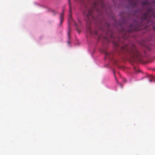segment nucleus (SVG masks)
I'll use <instances>...</instances> for the list:
<instances>
[{"label":"nucleus","instance_id":"nucleus-1","mask_svg":"<svg viewBox=\"0 0 155 155\" xmlns=\"http://www.w3.org/2000/svg\"><path fill=\"white\" fill-rule=\"evenodd\" d=\"M121 48L122 51H126L129 53L131 58L134 60L140 61L141 59V55L136 49L135 47L133 46L131 48H129L127 45L121 46Z\"/></svg>","mask_w":155,"mask_h":155},{"label":"nucleus","instance_id":"nucleus-2","mask_svg":"<svg viewBox=\"0 0 155 155\" xmlns=\"http://www.w3.org/2000/svg\"><path fill=\"white\" fill-rule=\"evenodd\" d=\"M153 16L155 19V14L153 12V10L151 8L148 9L147 12L143 14L141 17L142 22L140 24V26L143 25V21L146 22L147 23H150L152 24L151 17Z\"/></svg>","mask_w":155,"mask_h":155},{"label":"nucleus","instance_id":"nucleus-3","mask_svg":"<svg viewBox=\"0 0 155 155\" xmlns=\"http://www.w3.org/2000/svg\"><path fill=\"white\" fill-rule=\"evenodd\" d=\"M105 39L108 42L112 41L116 47L120 46V43L121 41V39L118 38H115L112 34L111 35L110 39H107V37H105Z\"/></svg>","mask_w":155,"mask_h":155},{"label":"nucleus","instance_id":"nucleus-4","mask_svg":"<svg viewBox=\"0 0 155 155\" xmlns=\"http://www.w3.org/2000/svg\"><path fill=\"white\" fill-rule=\"evenodd\" d=\"M130 28L132 29H130L128 30L129 32H132L135 31L139 30L138 29L136 26L135 27H133L132 25H130Z\"/></svg>","mask_w":155,"mask_h":155},{"label":"nucleus","instance_id":"nucleus-5","mask_svg":"<svg viewBox=\"0 0 155 155\" xmlns=\"http://www.w3.org/2000/svg\"><path fill=\"white\" fill-rule=\"evenodd\" d=\"M64 15V13L63 12H62L60 15V25H61L62 22H63L64 19L63 16Z\"/></svg>","mask_w":155,"mask_h":155},{"label":"nucleus","instance_id":"nucleus-6","mask_svg":"<svg viewBox=\"0 0 155 155\" xmlns=\"http://www.w3.org/2000/svg\"><path fill=\"white\" fill-rule=\"evenodd\" d=\"M69 6H70V14L68 16V20L69 21H70L71 20H72V17H71V7L70 6V1H69Z\"/></svg>","mask_w":155,"mask_h":155},{"label":"nucleus","instance_id":"nucleus-7","mask_svg":"<svg viewBox=\"0 0 155 155\" xmlns=\"http://www.w3.org/2000/svg\"><path fill=\"white\" fill-rule=\"evenodd\" d=\"M128 32L127 33H126L125 34H124L123 35V39H125L127 38L128 36Z\"/></svg>","mask_w":155,"mask_h":155},{"label":"nucleus","instance_id":"nucleus-8","mask_svg":"<svg viewBox=\"0 0 155 155\" xmlns=\"http://www.w3.org/2000/svg\"><path fill=\"white\" fill-rule=\"evenodd\" d=\"M110 54L106 52L105 53V56L106 58H110V57L109 56Z\"/></svg>","mask_w":155,"mask_h":155},{"label":"nucleus","instance_id":"nucleus-9","mask_svg":"<svg viewBox=\"0 0 155 155\" xmlns=\"http://www.w3.org/2000/svg\"><path fill=\"white\" fill-rule=\"evenodd\" d=\"M70 27H69V31H68V38H69V39L70 38Z\"/></svg>","mask_w":155,"mask_h":155},{"label":"nucleus","instance_id":"nucleus-10","mask_svg":"<svg viewBox=\"0 0 155 155\" xmlns=\"http://www.w3.org/2000/svg\"><path fill=\"white\" fill-rule=\"evenodd\" d=\"M147 3V1H146L144 2L143 3V4L144 5H146Z\"/></svg>","mask_w":155,"mask_h":155},{"label":"nucleus","instance_id":"nucleus-11","mask_svg":"<svg viewBox=\"0 0 155 155\" xmlns=\"http://www.w3.org/2000/svg\"><path fill=\"white\" fill-rule=\"evenodd\" d=\"M75 25L76 26V27H77V24L75 23Z\"/></svg>","mask_w":155,"mask_h":155},{"label":"nucleus","instance_id":"nucleus-12","mask_svg":"<svg viewBox=\"0 0 155 155\" xmlns=\"http://www.w3.org/2000/svg\"><path fill=\"white\" fill-rule=\"evenodd\" d=\"M149 81H150V82H151V81H151V79H150L149 80Z\"/></svg>","mask_w":155,"mask_h":155},{"label":"nucleus","instance_id":"nucleus-13","mask_svg":"<svg viewBox=\"0 0 155 155\" xmlns=\"http://www.w3.org/2000/svg\"><path fill=\"white\" fill-rule=\"evenodd\" d=\"M107 26H109V24L108 23V24H107Z\"/></svg>","mask_w":155,"mask_h":155},{"label":"nucleus","instance_id":"nucleus-14","mask_svg":"<svg viewBox=\"0 0 155 155\" xmlns=\"http://www.w3.org/2000/svg\"><path fill=\"white\" fill-rule=\"evenodd\" d=\"M153 28L154 30H155V28L153 27Z\"/></svg>","mask_w":155,"mask_h":155},{"label":"nucleus","instance_id":"nucleus-15","mask_svg":"<svg viewBox=\"0 0 155 155\" xmlns=\"http://www.w3.org/2000/svg\"><path fill=\"white\" fill-rule=\"evenodd\" d=\"M69 43H70L69 41H68V44H69Z\"/></svg>","mask_w":155,"mask_h":155},{"label":"nucleus","instance_id":"nucleus-16","mask_svg":"<svg viewBox=\"0 0 155 155\" xmlns=\"http://www.w3.org/2000/svg\"><path fill=\"white\" fill-rule=\"evenodd\" d=\"M95 33H96V35H97V32H95Z\"/></svg>","mask_w":155,"mask_h":155}]
</instances>
